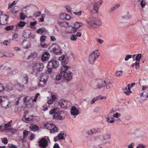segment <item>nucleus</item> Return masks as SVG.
I'll return each mask as SVG.
<instances>
[{"label": "nucleus", "mask_w": 148, "mask_h": 148, "mask_svg": "<svg viewBox=\"0 0 148 148\" xmlns=\"http://www.w3.org/2000/svg\"><path fill=\"white\" fill-rule=\"evenodd\" d=\"M57 108L51 109L49 111V113L50 114H52L54 113L53 115L54 119L60 120L64 119L65 118L64 112L63 111L56 112Z\"/></svg>", "instance_id": "obj_1"}, {"label": "nucleus", "mask_w": 148, "mask_h": 148, "mask_svg": "<svg viewBox=\"0 0 148 148\" xmlns=\"http://www.w3.org/2000/svg\"><path fill=\"white\" fill-rule=\"evenodd\" d=\"M111 84L110 79H106L100 81L96 85L95 89H100L103 88L104 89L110 88L108 85Z\"/></svg>", "instance_id": "obj_2"}, {"label": "nucleus", "mask_w": 148, "mask_h": 148, "mask_svg": "<svg viewBox=\"0 0 148 148\" xmlns=\"http://www.w3.org/2000/svg\"><path fill=\"white\" fill-rule=\"evenodd\" d=\"M30 97H25L24 96H21L18 98V100L16 102V105L20 104L23 107H25V105L27 106L30 104L29 101Z\"/></svg>", "instance_id": "obj_3"}, {"label": "nucleus", "mask_w": 148, "mask_h": 148, "mask_svg": "<svg viewBox=\"0 0 148 148\" xmlns=\"http://www.w3.org/2000/svg\"><path fill=\"white\" fill-rule=\"evenodd\" d=\"M87 23L90 26L94 28H97L101 25L100 20L97 17L90 18L89 21H87Z\"/></svg>", "instance_id": "obj_4"}, {"label": "nucleus", "mask_w": 148, "mask_h": 148, "mask_svg": "<svg viewBox=\"0 0 148 148\" xmlns=\"http://www.w3.org/2000/svg\"><path fill=\"white\" fill-rule=\"evenodd\" d=\"M59 64L58 61L55 60H52L48 62L47 66V71L49 73H51L52 69H56L58 67Z\"/></svg>", "instance_id": "obj_5"}, {"label": "nucleus", "mask_w": 148, "mask_h": 148, "mask_svg": "<svg viewBox=\"0 0 148 148\" xmlns=\"http://www.w3.org/2000/svg\"><path fill=\"white\" fill-rule=\"evenodd\" d=\"M100 55V53L98 52V50H95L92 52L90 55L88 59L89 63L93 64L94 63L96 58Z\"/></svg>", "instance_id": "obj_6"}, {"label": "nucleus", "mask_w": 148, "mask_h": 148, "mask_svg": "<svg viewBox=\"0 0 148 148\" xmlns=\"http://www.w3.org/2000/svg\"><path fill=\"white\" fill-rule=\"evenodd\" d=\"M0 104L5 109L8 108L11 106V103H9L8 99L3 97H0Z\"/></svg>", "instance_id": "obj_7"}, {"label": "nucleus", "mask_w": 148, "mask_h": 148, "mask_svg": "<svg viewBox=\"0 0 148 148\" xmlns=\"http://www.w3.org/2000/svg\"><path fill=\"white\" fill-rule=\"evenodd\" d=\"M58 104L61 108L67 109L71 105V103L69 101L64 99H61L59 102Z\"/></svg>", "instance_id": "obj_8"}, {"label": "nucleus", "mask_w": 148, "mask_h": 148, "mask_svg": "<svg viewBox=\"0 0 148 148\" xmlns=\"http://www.w3.org/2000/svg\"><path fill=\"white\" fill-rule=\"evenodd\" d=\"M110 138V135L108 134H104L103 135H101L99 136L98 140L99 141L105 144L106 143H110V141H107L104 142L105 140L109 139Z\"/></svg>", "instance_id": "obj_9"}, {"label": "nucleus", "mask_w": 148, "mask_h": 148, "mask_svg": "<svg viewBox=\"0 0 148 148\" xmlns=\"http://www.w3.org/2000/svg\"><path fill=\"white\" fill-rule=\"evenodd\" d=\"M44 68V65L42 63H36V65L33 66V70L36 73H38L42 70Z\"/></svg>", "instance_id": "obj_10"}, {"label": "nucleus", "mask_w": 148, "mask_h": 148, "mask_svg": "<svg viewBox=\"0 0 148 148\" xmlns=\"http://www.w3.org/2000/svg\"><path fill=\"white\" fill-rule=\"evenodd\" d=\"M70 68V66H67L63 65L61 66L59 69V71L60 72V74L63 75L65 74V73L68 72L67 71H69L68 70Z\"/></svg>", "instance_id": "obj_11"}, {"label": "nucleus", "mask_w": 148, "mask_h": 148, "mask_svg": "<svg viewBox=\"0 0 148 148\" xmlns=\"http://www.w3.org/2000/svg\"><path fill=\"white\" fill-rule=\"evenodd\" d=\"M66 73L63 75L64 79L66 80L69 81L72 79L73 73L70 71H67Z\"/></svg>", "instance_id": "obj_12"}, {"label": "nucleus", "mask_w": 148, "mask_h": 148, "mask_svg": "<svg viewBox=\"0 0 148 148\" xmlns=\"http://www.w3.org/2000/svg\"><path fill=\"white\" fill-rule=\"evenodd\" d=\"M76 32L75 29L73 27L69 25L66 27V30L65 31L66 34H72Z\"/></svg>", "instance_id": "obj_13"}, {"label": "nucleus", "mask_w": 148, "mask_h": 148, "mask_svg": "<svg viewBox=\"0 0 148 148\" xmlns=\"http://www.w3.org/2000/svg\"><path fill=\"white\" fill-rule=\"evenodd\" d=\"M40 146L41 147V148H45L48 145V142L46 139L43 138H41L39 142Z\"/></svg>", "instance_id": "obj_14"}, {"label": "nucleus", "mask_w": 148, "mask_h": 148, "mask_svg": "<svg viewBox=\"0 0 148 148\" xmlns=\"http://www.w3.org/2000/svg\"><path fill=\"white\" fill-rule=\"evenodd\" d=\"M46 76H42V77H40L39 79V81L38 82L39 86L41 87H43L46 84V80L45 79Z\"/></svg>", "instance_id": "obj_15"}, {"label": "nucleus", "mask_w": 148, "mask_h": 148, "mask_svg": "<svg viewBox=\"0 0 148 148\" xmlns=\"http://www.w3.org/2000/svg\"><path fill=\"white\" fill-rule=\"evenodd\" d=\"M8 16L6 15L4 16L0 20V22L1 25H5L8 24Z\"/></svg>", "instance_id": "obj_16"}, {"label": "nucleus", "mask_w": 148, "mask_h": 148, "mask_svg": "<svg viewBox=\"0 0 148 148\" xmlns=\"http://www.w3.org/2000/svg\"><path fill=\"white\" fill-rule=\"evenodd\" d=\"M33 119V116L32 115H29L28 116L26 115H24V117L23 118L22 120L23 121L26 123H29L31 122Z\"/></svg>", "instance_id": "obj_17"}, {"label": "nucleus", "mask_w": 148, "mask_h": 148, "mask_svg": "<svg viewBox=\"0 0 148 148\" xmlns=\"http://www.w3.org/2000/svg\"><path fill=\"white\" fill-rule=\"evenodd\" d=\"M71 114L73 115H76L79 113V111L74 106H73L71 109Z\"/></svg>", "instance_id": "obj_18"}, {"label": "nucleus", "mask_w": 148, "mask_h": 148, "mask_svg": "<svg viewBox=\"0 0 148 148\" xmlns=\"http://www.w3.org/2000/svg\"><path fill=\"white\" fill-rule=\"evenodd\" d=\"M99 7L96 5V3H94L92 9L91 10V12L93 14H97L98 12Z\"/></svg>", "instance_id": "obj_19"}, {"label": "nucleus", "mask_w": 148, "mask_h": 148, "mask_svg": "<svg viewBox=\"0 0 148 148\" xmlns=\"http://www.w3.org/2000/svg\"><path fill=\"white\" fill-rule=\"evenodd\" d=\"M127 86V88H125L123 89V92L126 95H130V93H132L130 88V85L128 84Z\"/></svg>", "instance_id": "obj_20"}, {"label": "nucleus", "mask_w": 148, "mask_h": 148, "mask_svg": "<svg viewBox=\"0 0 148 148\" xmlns=\"http://www.w3.org/2000/svg\"><path fill=\"white\" fill-rule=\"evenodd\" d=\"M14 88V86L12 84H9L6 85L5 87L4 90L9 92L12 90Z\"/></svg>", "instance_id": "obj_21"}, {"label": "nucleus", "mask_w": 148, "mask_h": 148, "mask_svg": "<svg viewBox=\"0 0 148 148\" xmlns=\"http://www.w3.org/2000/svg\"><path fill=\"white\" fill-rule=\"evenodd\" d=\"M30 130L36 132L38 130V126L36 125L31 124L29 127Z\"/></svg>", "instance_id": "obj_22"}, {"label": "nucleus", "mask_w": 148, "mask_h": 148, "mask_svg": "<svg viewBox=\"0 0 148 148\" xmlns=\"http://www.w3.org/2000/svg\"><path fill=\"white\" fill-rule=\"evenodd\" d=\"M83 24L82 23L75 22L74 24V26L73 27L76 29L77 31V29L79 27L83 26Z\"/></svg>", "instance_id": "obj_23"}, {"label": "nucleus", "mask_w": 148, "mask_h": 148, "mask_svg": "<svg viewBox=\"0 0 148 148\" xmlns=\"http://www.w3.org/2000/svg\"><path fill=\"white\" fill-rule=\"evenodd\" d=\"M59 25L62 27H67L69 25V23L65 21H60L58 22Z\"/></svg>", "instance_id": "obj_24"}, {"label": "nucleus", "mask_w": 148, "mask_h": 148, "mask_svg": "<svg viewBox=\"0 0 148 148\" xmlns=\"http://www.w3.org/2000/svg\"><path fill=\"white\" fill-rule=\"evenodd\" d=\"M53 125L54 124L53 123H47L46 124H45L44 126L45 128L50 130V128L51 129L52 128Z\"/></svg>", "instance_id": "obj_25"}, {"label": "nucleus", "mask_w": 148, "mask_h": 148, "mask_svg": "<svg viewBox=\"0 0 148 148\" xmlns=\"http://www.w3.org/2000/svg\"><path fill=\"white\" fill-rule=\"evenodd\" d=\"M23 45L25 48L27 49L30 47V44L29 42L27 41H24L23 43Z\"/></svg>", "instance_id": "obj_26"}, {"label": "nucleus", "mask_w": 148, "mask_h": 148, "mask_svg": "<svg viewBox=\"0 0 148 148\" xmlns=\"http://www.w3.org/2000/svg\"><path fill=\"white\" fill-rule=\"evenodd\" d=\"M52 50L57 55L61 53L60 49L58 47H53L52 49Z\"/></svg>", "instance_id": "obj_27"}, {"label": "nucleus", "mask_w": 148, "mask_h": 148, "mask_svg": "<svg viewBox=\"0 0 148 148\" xmlns=\"http://www.w3.org/2000/svg\"><path fill=\"white\" fill-rule=\"evenodd\" d=\"M50 132L51 133H53L58 131V129L56 126L54 125L53 126L50 130Z\"/></svg>", "instance_id": "obj_28"}, {"label": "nucleus", "mask_w": 148, "mask_h": 148, "mask_svg": "<svg viewBox=\"0 0 148 148\" xmlns=\"http://www.w3.org/2000/svg\"><path fill=\"white\" fill-rule=\"evenodd\" d=\"M37 56V54L35 52H33L28 57L29 59H33L36 58Z\"/></svg>", "instance_id": "obj_29"}, {"label": "nucleus", "mask_w": 148, "mask_h": 148, "mask_svg": "<svg viewBox=\"0 0 148 148\" xmlns=\"http://www.w3.org/2000/svg\"><path fill=\"white\" fill-rule=\"evenodd\" d=\"M25 22L22 21H20L18 23L17 25H16V27L18 28V27H23L25 25Z\"/></svg>", "instance_id": "obj_30"}, {"label": "nucleus", "mask_w": 148, "mask_h": 148, "mask_svg": "<svg viewBox=\"0 0 148 148\" xmlns=\"http://www.w3.org/2000/svg\"><path fill=\"white\" fill-rule=\"evenodd\" d=\"M45 32L46 29L44 27L39 29L37 31V33H40L41 34H43Z\"/></svg>", "instance_id": "obj_31"}, {"label": "nucleus", "mask_w": 148, "mask_h": 148, "mask_svg": "<svg viewBox=\"0 0 148 148\" xmlns=\"http://www.w3.org/2000/svg\"><path fill=\"white\" fill-rule=\"evenodd\" d=\"M123 71L121 70L117 71L115 73L116 76L117 77H119L122 76Z\"/></svg>", "instance_id": "obj_32"}, {"label": "nucleus", "mask_w": 148, "mask_h": 148, "mask_svg": "<svg viewBox=\"0 0 148 148\" xmlns=\"http://www.w3.org/2000/svg\"><path fill=\"white\" fill-rule=\"evenodd\" d=\"M22 80L24 83L25 84H26L28 82L27 76L26 75H24Z\"/></svg>", "instance_id": "obj_33"}, {"label": "nucleus", "mask_w": 148, "mask_h": 148, "mask_svg": "<svg viewBox=\"0 0 148 148\" xmlns=\"http://www.w3.org/2000/svg\"><path fill=\"white\" fill-rule=\"evenodd\" d=\"M18 8V7L17 6H14L11 9V11L12 12L13 14H15L19 11V10H17Z\"/></svg>", "instance_id": "obj_34"}, {"label": "nucleus", "mask_w": 148, "mask_h": 148, "mask_svg": "<svg viewBox=\"0 0 148 148\" xmlns=\"http://www.w3.org/2000/svg\"><path fill=\"white\" fill-rule=\"evenodd\" d=\"M107 121L109 123H113L114 122V120L113 117H108L107 118Z\"/></svg>", "instance_id": "obj_35"}, {"label": "nucleus", "mask_w": 148, "mask_h": 148, "mask_svg": "<svg viewBox=\"0 0 148 148\" xmlns=\"http://www.w3.org/2000/svg\"><path fill=\"white\" fill-rule=\"evenodd\" d=\"M101 96H97L95 97L90 102V103L91 104H93L95 101L99 100L100 99V97Z\"/></svg>", "instance_id": "obj_36"}, {"label": "nucleus", "mask_w": 148, "mask_h": 148, "mask_svg": "<svg viewBox=\"0 0 148 148\" xmlns=\"http://www.w3.org/2000/svg\"><path fill=\"white\" fill-rule=\"evenodd\" d=\"M12 40L14 41H18V35L17 34H15L13 35Z\"/></svg>", "instance_id": "obj_37"}, {"label": "nucleus", "mask_w": 148, "mask_h": 148, "mask_svg": "<svg viewBox=\"0 0 148 148\" xmlns=\"http://www.w3.org/2000/svg\"><path fill=\"white\" fill-rule=\"evenodd\" d=\"M141 54H138L136 57L135 60H136V62H140V61L141 59Z\"/></svg>", "instance_id": "obj_38"}, {"label": "nucleus", "mask_w": 148, "mask_h": 148, "mask_svg": "<svg viewBox=\"0 0 148 148\" xmlns=\"http://www.w3.org/2000/svg\"><path fill=\"white\" fill-rule=\"evenodd\" d=\"M65 135L64 134H59L58 136V138H59V140H60L61 139H64V136Z\"/></svg>", "instance_id": "obj_39"}, {"label": "nucleus", "mask_w": 148, "mask_h": 148, "mask_svg": "<svg viewBox=\"0 0 148 148\" xmlns=\"http://www.w3.org/2000/svg\"><path fill=\"white\" fill-rule=\"evenodd\" d=\"M121 114L120 113L116 112L115 114H114L112 115V117L114 118H119L120 117Z\"/></svg>", "instance_id": "obj_40"}, {"label": "nucleus", "mask_w": 148, "mask_h": 148, "mask_svg": "<svg viewBox=\"0 0 148 148\" xmlns=\"http://www.w3.org/2000/svg\"><path fill=\"white\" fill-rule=\"evenodd\" d=\"M70 39L72 41H76L77 39V37L75 35H72L70 37Z\"/></svg>", "instance_id": "obj_41"}, {"label": "nucleus", "mask_w": 148, "mask_h": 148, "mask_svg": "<svg viewBox=\"0 0 148 148\" xmlns=\"http://www.w3.org/2000/svg\"><path fill=\"white\" fill-rule=\"evenodd\" d=\"M66 14L65 13H62L60 14L59 16L60 18L62 20H64L65 18Z\"/></svg>", "instance_id": "obj_42"}, {"label": "nucleus", "mask_w": 148, "mask_h": 148, "mask_svg": "<svg viewBox=\"0 0 148 148\" xmlns=\"http://www.w3.org/2000/svg\"><path fill=\"white\" fill-rule=\"evenodd\" d=\"M96 133V130L95 129H92L88 131V133L89 135H92L93 134Z\"/></svg>", "instance_id": "obj_43"}, {"label": "nucleus", "mask_w": 148, "mask_h": 148, "mask_svg": "<svg viewBox=\"0 0 148 148\" xmlns=\"http://www.w3.org/2000/svg\"><path fill=\"white\" fill-rule=\"evenodd\" d=\"M63 75H62L61 74H57L56 77V80H59L61 79H62V77Z\"/></svg>", "instance_id": "obj_44"}, {"label": "nucleus", "mask_w": 148, "mask_h": 148, "mask_svg": "<svg viewBox=\"0 0 148 148\" xmlns=\"http://www.w3.org/2000/svg\"><path fill=\"white\" fill-rule=\"evenodd\" d=\"M14 26H9L6 27L5 28V29L6 30H10L12 29L14 27Z\"/></svg>", "instance_id": "obj_45"}, {"label": "nucleus", "mask_w": 148, "mask_h": 148, "mask_svg": "<svg viewBox=\"0 0 148 148\" xmlns=\"http://www.w3.org/2000/svg\"><path fill=\"white\" fill-rule=\"evenodd\" d=\"M41 59L43 61H45L49 60L48 57H46L45 56L42 55L41 57Z\"/></svg>", "instance_id": "obj_46"}, {"label": "nucleus", "mask_w": 148, "mask_h": 148, "mask_svg": "<svg viewBox=\"0 0 148 148\" xmlns=\"http://www.w3.org/2000/svg\"><path fill=\"white\" fill-rule=\"evenodd\" d=\"M1 141L5 144H6L8 143V139L6 138H2L1 139Z\"/></svg>", "instance_id": "obj_47"}, {"label": "nucleus", "mask_w": 148, "mask_h": 148, "mask_svg": "<svg viewBox=\"0 0 148 148\" xmlns=\"http://www.w3.org/2000/svg\"><path fill=\"white\" fill-rule=\"evenodd\" d=\"M25 15L23 13H20V18L21 20H24L25 19Z\"/></svg>", "instance_id": "obj_48"}, {"label": "nucleus", "mask_w": 148, "mask_h": 148, "mask_svg": "<svg viewBox=\"0 0 148 148\" xmlns=\"http://www.w3.org/2000/svg\"><path fill=\"white\" fill-rule=\"evenodd\" d=\"M29 132L26 130L24 131L23 132V138H24L26 137Z\"/></svg>", "instance_id": "obj_49"}, {"label": "nucleus", "mask_w": 148, "mask_h": 148, "mask_svg": "<svg viewBox=\"0 0 148 148\" xmlns=\"http://www.w3.org/2000/svg\"><path fill=\"white\" fill-rule=\"evenodd\" d=\"M46 37L45 36H41L40 37V41L41 42H44L46 40Z\"/></svg>", "instance_id": "obj_50"}, {"label": "nucleus", "mask_w": 148, "mask_h": 148, "mask_svg": "<svg viewBox=\"0 0 148 148\" xmlns=\"http://www.w3.org/2000/svg\"><path fill=\"white\" fill-rule=\"evenodd\" d=\"M132 57V55H127L125 57V61H127L130 58H131Z\"/></svg>", "instance_id": "obj_51"}, {"label": "nucleus", "mask_w": 148, "mask_h": 148, "mask_svg": "<svg viewBox=\"0 0 148 148\" xmlns=\"http://www.w3.org/2000/svg\"><path fill=\"white\" fill-rule=\"evenodd\" d=\"M36 37V35L34 34L33 33H30L29 34H28V37L29 38H32L34 39Z\"/></svg>", "instance_id": "obj_52"}, {"label": "nucleus", "mask_w": 148, "mask_h": 148, "mask_svg": "<svg viewBox=\"0 0 148 148\" xmlns=\"http://www.w3.org/2000/svg\"><path fill=\"white\" fill-rule=\"evenodd\" d=\"M120 6V5L119 4H117L111 8V10L112 11H113L116 9H117Z\"/></svg>", "instance_id": "obj_53"}, {"label": "nucleus", "mask_w": 148, "mask_h": 148, "mask_svg": "<svg viewBox=\"0 0 148 148\" xmlns=\"http://www.w3.org/2000/svg\"><path fill=\"white\" fill-rule=\"evenodd\" d=\"M140 4L142 8H144L146 4L145 1L144 0H142L140 2Z\"/></svg>", "instance_id": "obj_54"}, {"label": "nucleus", "mask_w": 148, "mask_h": 148, "mask_svg": "<svg viewBox=\"0 0 148 148\" xmlns=\"http://www.w3.org/2000/svg\"><path fill=\"white\" fill-rule=\"evenodd\" d=\"M59 60L62 62H64L65 60V57L64 55H63L59 58Z\"/></svg>", "instance_id": "obj_55"}, {"label": "nucleus", "mask_w": 148, "mask_h": 148, "mask_svg": "<svg viewBox=\"0 0 148 148\" xmlns=\"http://www.w3.org/2000/svg\"><path fill=\"white\" fill-rule=\"evenodd\" d=\"M146 146L142 144H138L136 148H144Z\"/></svg>", "instance_id": "obj_56"}, {"label": "nucleus", "mask_w": 148, "mask_h": 148, "mask_svg": "<svg viewBox=\"0 0 148 148\" xmlns=\"http://www.w3.org/2000/svg\"><path fill=\"white\" fill-rule=\"evenodd\" d=\"M65 8L66 10L69 12H71V8L69 5H66L65 6Z\"/></svg>", "instance_id": "obj_57"}, {"label": "nucleus", "mask_w": 148, "mask_h": 148, "mask_svg": "<svg viewBox=\"0 0 148 148\" xmlns=\"http://www.w3.org/2000/svg\"><path fill=\"white\" fill-rule=\"evenodd\" d=\"M41 14V12L40 11H38L37 12H36L34 14V16L36 17H37L40 16Z\"/></svg>", "instance_id": "obj_58"}, {"label": "nucleus", "mask_w": 148, "mask_h": 148, "mask_svg": "<svg viewBox=\"0 0 148 148\" xmlns=\"http://www.w3.org/2000/svg\"><path fill=\"white\" fill-rule=\"evenodd\" d=\"M100 110L99 107H97L95 108L94 110V112L97 113L99 112Z\"/></svg>", "instance_id": "obj_59"}, {"label": "nucleus", "mask_w": 148, "mask_h": 148, "mask_svg": "<svg viewBox=\"0 0 148 148\" xmlns=\"http://www.w3.org/2000/svg\"><path fill=\"white\" fill-rule=\"evenodd\" d=\"M5 88L4 87L3 85L0 84V92L3 91L4 90Z\"/></svg>", "instance_id": "obj_60"}, {"label": "nucleus", "mask_w": 148, "mask_h": 148, "mask_svg": "<svg viewBox=\"0 0 148 148\" xmlns=\"http://www.w3.org/2000/svg\"><path fill=\"white\" fill-rule=\"evenodd\" d=\"M39 94L38 93L36 94V95L35 96V98L33 100L34 102H36V99L38 97V96L39 95Z\"/></svg>", "instance_id": "obj_61"}, {"label": "nucleus", "mask_w": 148, "mask_h": 148, "mask_svg": "<svg viewBox=\"0 0 148 148\" xmlns=\"http://www.w3.org/2000/svg\"><path fill=\"white\" fill-rule=\"evenodd\" d=\"M71 18V16H70L68 14H66L65 16V19H66V20H69Z\"/></svg>", "instance_id": "obj_62"}, {"label": "nucleus", "mask_w": 148, "mask_h": 148, "mask_svg": "<svg viewBox=\"0 0 148 148\" xmlns=\"http://www.w3.org/2000/svg\"><path fill=\"white\" fill-rule=\"evenodd\" d=\"M40 45L43 48H45L46 47V45L44 43V42H40Z\"/></svg>", "instance_id": "obj_63"}, {"label": "nucleus", "mask_w": 148, "mask_h": 148, "mask_svg": "<svg viewBox=\"0 0 148 148\" xmlns=\"http://www.w3.org/2000/svg\"><path fill=\"white\" fill-rule=\"evenodd\" d=\"M4 125L5 127L7 128L9 127H11V124L10 123V122H9L8 123L5 124Z\"/></svg>", "instance_id": "obj_64"}]
</instances>
